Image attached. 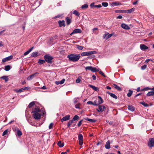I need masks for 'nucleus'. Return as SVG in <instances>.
Instances as JSON below:
<instances>
[{
	"mask_svg": "<svg viewBox=\"0 0 154 154\" xmlns=\"http://www.w3.org/2000/svg\"><path fill=\"white\" fill-rule=\"evenodd\" d=\"M32 116L35 119L38 120L40 119L41 114L39 113L40 111L39 107L35 106V108L32 109Z\"/></svg>",
	"mask_w": 154,
	"mask_h": 154,
	"instance_id": "1",
	"label": "nucleus"
},
{
	"mask_svg": "<svg viewBox=\"0 0 154 154\" xmlns=\"http://www.w3.org/2000/svg\"><path fill=\"white\" fill-rule=\"evenodd\" d=\"M79 54H70L67 56V58L70 61L76 62L78 61L80 58Z\"/></svg>",
	"mask_w": 154,
	"mask_h": 154,
	"instance_id": "2",
	"label": "nucleus"
},
{
	"mask_svg": "<svg viewBox=\"0 0 154 154\" xmlns=\"http://www.w3.org/2000/svg\"><path fill=\"white\" fill-rule=\"evenodd\" d=\"M45 60L47 63H52V60L53 59V57L50 56L49 54H47L44 56Z\"/></svg>",
	"mask_w": 154,
	"mask_h": 154,
	"instance_id": "3",
	"label": "nucleus"
},
{
	"mask_svg": "<svg viewBox=\"0 0 154 154\" xmlns=\"http://www.w3.org/2000/svg\"><path fill=\"white\" fill-rule=\"evenodd\" d=\"M97 52L95 51H92L88 52H84L81 53L82 56H88L91 55L93 54H96Z\"/></svg>",
	"mask_w": 154,
	"mask_h": 154,
	"instance_id": "4",
	"label": "nucleus"
},
{
	"mask_svg": "<svg viewBox=\"0 0 154 154\" xmlns=\"http://www.w3.org/2000/svg\"><path fill=\"white\" fill-rule=\"evenodd\" d=\"M85 69L86 70H89L93 72H95L97 71H99V69H97L95 67H93L91 66H88L85 67Z\"/></svg>",
	"mask_w": 154,
	"mask_h": 154,
	"instance_id": "5",
	"label": "nucleus"
},
{
	"mask_svg": "<svg viewBox=\"0 0 154 154\" xmlns=\"http://www.w3.org/2000/svg\"><path fill=\"white\" fill-rule=\"evenodd\" d=\"M106 109V107L103 105H99L98 108L97 109V111L100 112H103L104 109Z\"/></svg>",
	"mask_w": 154,
	"mask_h": 154,
	"instance_id": "6",
	"label": "nucleus"
},
{
	"mask_svg": "<svg viewBox=\"0 0 154 154\" xmlns=\"http://www.w3.org/2000/svg\"><path fill=\"white\" fill-rule=\"evenodd\" d=\"M148 145L150 147L154 146V139L152 138H149L148 143Z\"/></svg>",
	"mask_w": 154,
	"mask_h": 154,
	"instance_id": "7",
	"label": "nucleus"
},
{
	"mask_svg": "<svg viewBox=\"0 0 154 154\" xmlns=\"http://www.w3.org/2000/svg\"><path fill=\"white\" fill-rule=\"evenodd\" d=\"M82 30L80 29H74L73 31L70 34V35L76 33H80L82 32Z\"/></svg>",
	"mask_w": 154,
	"mask_h": 154,
	"instance_id": "8",
	"label": "nucleus"
},
{
	"mask_svg": "<svg viewBox=\"0 0 154 154\" xmlns=\"http://www.w3.org/2000/svg\"><path fill=\"white\" fill-rule=\"evenodd\" d=\"M78 138L79 140V144L82 145L83 143V137L82 134H79L78 136Z\"/></svg>",
	"mask_w": 154,
	"mask_h": 154,
	"instance_id": "9",
	"label": "nucleus"
},
{
	"mask_svg": "<svg viewBox=\"0 0 154 154\" xmlns=\"http://www.w3.org/2000/svg\"><path fill=\"white\" fill-rule=\"evenodd\" d=\"M112 35V34H109L108 33H107L104 34L103 37V38H105L106 40H107L109 38H110Z\"/></svg>",
	"mask_w": 154,
	"mask_h": 154,
	"instance_id": "10",
	"label": "nucleus"
},
{
	"mask_svg": "<svg viewBox=\"0 0 154 154\" xmlns=\"http://www.w3.org/2000/svg\"><path fill=\"white\" fill-rule=\"evenodd\" d=\"M13 56L11 55L8 57L4 58H3L2 60V62H5L6 61L10 60L13 58Z\"/></svg>",
	"mask_w": 154,
	"mask_h": 154,
	"instance_id": "11",
	"label": "nucleus"
},
{
	"mask_svg": "<svg viewBox=\"0 0 154 154\" xmlns=\"http://www.w3.org/2000/svg\"><path fill=\"white\" fill-rule=\"evenodd\" d=\"M140 49L143 50H145L148 49V47L146 45L143 44H141L140 45Z\"/></svg>",
	"mask_w": 154,
	"mask_h": 154,
	"instance_id": "12",
	"label": "nucleus"
},
{
	"mask_svg": "<svg viewBox=\"0 0 154 154\" xmlns=\"http://www.w3.org/2000/svg\"><path fill=\"white\" fill-rule=\"evenodd\" d=\"M70 118V115H67L65 117H63L61 119V121L62 122H63L64 121H66L68 120Z\"/></svg>",
	"mask_w": 154,
	"mask_h": 154,
	"instance_id": "13",
	"label": "nucleus"
},
{
	"mask_svg": "<svg viewBox=\"0 0 154 154\" xmlns=\"http://www.w3.org/2000/svg\"><path fill=\"white\" fill-rule=\"evenodd\" d=\"M121 26L123 29H125L128 30L130 29V27L128 25L125 23H122L121 25Z\"/></svg>",
	"mask_w": 154,
	"mask_h": 154,
	"instance_id": "14",
	"label": "nucleus"
},
{
	"mask_svg": "<svg viewBox=\"0 0 154 154\" xmlns=\"http://www.w3.org/2000/svg\"><path fill=\"white\" fill-rule=\"evenodd\" d=\"M58 23L59 25V26L60 27H61L62 26H65V22L64 20H59L58 21Z\"/></svg>",
	"mask_w": 154,
	"mask_h": 154,
	"instance_id": "15",
	"label": "nucleus"
},
{
	"mask_svg": "<svg viewBox=\"0 0 154 154\" xmlns=\"http://www.w3.org/2000/svg\"><path fill=\"white\" fill-rule=\"evenodd\" d=\"M38 72H35L30 75H29L28 78H27V80H30L31 79H32L35 76L36 74H38Z\"/></svg>",
	"mask_w": 154,
	"mask_h": 154,
	"instance_id": "16",
	"label": "nucleus"
},
{
	"mask_svg": "<svg viewBox=\"0 0 154 154\" xmlns=\"http://www.w3.org/2000/svg\"><path fill=\"white\" fill-rule=\"evenodd\" d=\"M105 147L106 149H109L110 148V143L109 140H108L106 143Z\"/></svg>",
	"mask_w": 154,
	"mask_h": 154,
	"instance_id": "17",
	"label": "nucleus"
},
{
	"mask_svg": "<svg viewBox=\"0 0 154 154\" xmlns=\"http://www.w3.org/2000/svg\"><path fill=\"white\" fill-rule=\"evenodd\" d=\"M98 97L99 99L98 100L97 105L101 104L103 103V100L100 96H98Z\"/></svg>",
	"mask_w": 154,
	"mask_h": 154,
	"instance_id": "18",
	"label": "nucleus"
},
{
	"mask_svg": "<svg viewBox=\"0 0 154 154\" xmlns=\"http://www.w3.org/2000/svg\"><path fill=\"white\" fill-rule=\"evenodd\" d=\"M84 119L87 121H88L90 122H96L97 120L95 119H89L88 118H86Z\"/></svg>",
	"mask_w": 154,
	"mask_h": 154,
	"instance_id": "19",
	"label": "nucleus"
},
{
	"mask_svg": "<svg viewBox=\"0 0 154 154\" xmlns=\"http://www.w3.org/2000/svg\"><path fill=\"white\" fill-rule=\"evenodd\" d=\"M89 86L91 88H92L94 90L96 91H98L99 90V88L97 87L94 86L92 85H90Z\"/></svg>",
	"mask_w": 154,
	"mask_h": 154,
	"instance_id": "20",
	"label": "nucleus"
},
{
	"mask_svg": "<svg viewBox=\"0 0 154 154\" xmlns=\"http://www.w3.org/2000/svg\"><path fill=\"white\" fill-rule=\"evenodd\" d=\"M15 130L17 131V134L19 136H20L22 135V132L18 128L15 129Z\"/></svg>",
	"mask_w": 154,
	"mask_h": 154,
	"instance_id": "21",
	"label": "nucleus"
},
{
	"mask_svg": "<svg viewBox=\"0 0 154 154\" xmlns=\"http://www.w3.org/2000/svg\"><path fill=\"white\" fill-rule=\"evenodd\" d=\"M33 47H32V48H31L29 50L27 51L26 52L24 53V56H26L28 54L32 51V50L33 49Z\"/></svg>",
	"mask_w": 154,
	"mask_h": 154,
	"instance_id": "22",
	"label": "nucleus"
},
{
	"mask_svg": "<svg viewBox=\"0 0 154 154\" xmlns=\"http://www.w3.org/2000/svg\"><path fill=\"white\" fill-rule=\"evenodd\" d=\"M113 86L117 90L121 91H122V88L119 86H118L116 85L115 84H113Z\"/></svg>",
	"mask_w": 154,
	"mask_h": 154,
	"instance_id": "23",
	"label": "nucleus"
},
{
	"mask_svg": "<svg viewBox=\"0 0 154 154\" xmlns=\"http://www.w3.org/2000/svg\"><path fill=\"white\" fill-rule=\"evenodd\" d=\"M128 109L129 110L131 111H134L135 110L134 107L130 105H129L128 106Z\"/></svg>",
	"mask_w": 154,
	"mask_h": 154,
	"instance_id": "24",
	"label": "nucleus"
},
{
	"mask_svg": "<svg viewBox=\"0 0 154 154\" xmlns=\"http://www.w3.org/2000/svg\"><path fill=\"white\" fill-rule=\"evenodd\" d=\"M64 82H65V79H63L60 81H56L55 82V83H56V84L57 85H58L59 84H62Z\"/></svg>",
	"mask_w": 154,
	"mask_h": 154,
	"instance_id": "25",
	"label": "nucleus"
},
{
	"mask_svg": "<svg viewBox=\"0 0 154 154\" xmlns=\"http://www.w3.org/2000/svg\"><path fill=\"white\" fill-rule=\"evenodd\" d=\"M129 92L127 94V96L128 97H130L132 95L133 93V91L130 89L128 90Z\"/></svg>",
	"mask_w": 154,
	"mask_h": 154,
	"instance_id": "26",
	"label": "nucleus"
},
{
	"mask_svg": "<svg viewBox=\"0 0 154 154\" xmlns=\"http://www.w3.org/2000/svg\"><path fill=\"white\" fill-rule=\"evenodd\" d=\"M108 93L112 97L115 99L117 98V97L114 94L110 92H108Z\"/></svg>",
	"mask_w": 154,
	"mask_h": 154,
	"instance_id": "27",
	"label": "nucleus"
},
{
	"mask_svg": "<svg viewBox=\"0 0 154 154\" xmlns=\"http://www.w3.org/2000/svg\"><path fill=\"white\" fill-rule=\"evenodd\" d=\"M66 20L67 25H69L71 23V20L68 17L66 18Z\"/></svg>",
	"mask_w": 154,
	"mask_h": 154,
	"instance_id": "28",
	"label": "nucleus"
},
{
	"mask_svg": "<svg viewBox=\"0 0 154 154\" xmlns=\"http://www.w3.org/2000/svg\"><path fill=\"white\" fill-rule=\"evenodd\" d=\"M57 145L60 147H62L64 145V143H62L61 141H59L57 143Z\"/></svg>",
	"mask_w": 154,
	"mask_h": 154,
	"instance_id": "29",
	"label": "nucleus"
},
{
	"mask_svg": "<svg viewBox=\"0 0 154 154\" xmlns=\"http://www.w3.org/2000/svg\"><path fill=\"white\" fill-rule=\"evenodd\" d=\"M11 69V67L9 65H7L5 67V69L6 71H8Z\"/></svg>",
	"mask_w": 154,
	"mask_h": 154,
	"instance_id": "30",
	"label": "nucleus"
},
{
	"mask_svg": "<svg viewBox=\"0 0 154 154\" xmlns=\"http://www.w3.org/2000/svg\"><path fill=\"white\" fill-rule=\"evenodd\" d=\"M147 96L154 95V91L149 92L146 94Z\"/></svg>",
	"mask_w": 154,
	"mask_h": 154,
	"instance_id": "31",
	"label": "nucleus"
},
{
	"mask_svg": "<svg viewBox=\"0 0 154 154\" xmlns=\"http://www.w3.org/2000/svg\"><path fill=\"white\" fill-rule=\"evenodd\" d=\"M2 79H4L6 82H7L8 80V77L6 76H3L1 78Z\"/></svg>",
	"mask_w": 154,
	"mask_h": 154,
	"instance_id": "32",
	"label": "nucleus"
},
{
	"mask_svg": "<svg viewBox=\"0 0 154 154\" xmlns=\"http://www.w3.org/2000/svg\"><path fill=\"white\" fill-rule=\"evenodd\" d=\"M35 104V102L32 101L31 102L29 105L28 107L30 108Z\"/></svg>",
	"mask_w": 154,
	"mask_h": 154,
	"instance_id": "33",
	"label": "nucleus"
},
{
	"mask_svg": "<svg viewBox=\"0 0 154 154\" xmlns=\"http://www.w3.org/2000/svg\"><path fill=\"white\" fill-rule=\"evenodd\" d=\"M38 53L37 52H33L31 55V57H36L38 56Z\"/></svg>",
	"mask_w": 154,
	"mask_h": 154,
	"instance_id": "34",
	"label": "nucleus"
},
{
	"mask_svg": "<svg viewBox=\"0 0 154 154\" xmlns=\"http://www.w3.org/2000/svg\"><path fill=\"white\" fill-rule=\"evenodd\" d=\"M134 10L135 8H132L128 10H127V13H131L133 12L134 11Z\"/></svg>",
	"mask_w": 154,
	"mask_h": 154,
	"instance_id": "35",
	"label": "nucleus"
},
{
	"mask_svg": "<svg viewBox=\"0 0 154 154\" xmlns=\"http://www.w3.org/2000/svg\"><path fill=\"white\" fill-rule=\"evenodd\" d=\"M76 47L79 50H82L83 48V46L79 45H76Z\"/></svg>",
	"mask_w": 154,
	"mask_h": 154,
	"instance_id": "36",
	"label": "nucleus"
},
{
	"mask_svg": "<svg viewBox=\"0 0 154 154\" xmlns=\"http://www.w3.org/2000/svg\"><path fill=\"white\" fill-rule=\"evenodd\" d=\"M73 14L78 17L80 15V13H79L76 10H75L73 12Z\"/></svg>",
	"mask_w": 154,
	"mask_h": 154,
	"instance_id": "37",
	"label": "nucleus"
},
{
	"mask_svg": "<svg viewBox=\"0 0 154 154\" xmlns=\"http://www.w3.org/2000/svg\"><path fill=\"white\" fill-rule=\"evenodd\" d=\"M45 62V60H41L40 59L39 60V61H38V63L39 64H42L44 63Z\"/></svg>",
	"mask_w": 154,
	"mask_h": 154,
	"instance_id": "38",
	"label": "nucleus"
},
{
	"mask_svg": "<svg viewBox=\"0 0 154 154\" xmlns=\"http://www.w3.org/2000/svg\"><path fill=\"white\" fill-rule=\"evenodd\" d=\"M79 118V116L77 115L75 116L73 118L72 120L73 121H75L77 119H78Z\"/></svg>",
	"mask_w": 154,
	"mask_h": 154,
	"instance_id": "39",
	"label": "nucleus"
},
{
	"mask_svg": "<svg viewBox=\"0 0 154 154\" xmlns=\"http://www.w3.org/2000/svg\"><path fill=\"white\" fill-rule=\"evenodd\" d=\"M88 5L87 4H84V5H82L81 7V8L82 9H85V8H88Z\"/></svg>",
	"mask_w": 154,
	"mask_h": 154,
	"instance_id": "40",
	"label": "nucleus"
},
{
	"mask_svg": "<svg viewBox=\"0 0 154 154\" xmlns=\"http://www.w3.org/2000/svg\"><path fill=\"white\" fill-rule=\"evenodd\" d=\"M87 103L88 104H92V105H97V104H96V103H94L93 102L91 101H88L87 102Z\"/></svg>",
	"mask_w": 154,
	"mask_h": 154,
	"instance_id": "41",
	"label": "nucleus"
},
{
	"mask_svg": "<svg viewBox=\"0 0 154 154\" xmlns=\"http://www.w3.org/2000/svg\"><path fill=\"white\" fill-rule=\"evenodd\" d=\"M102 5L104 7H106L108 6V3L107 2H104L102 3Z\"/></svg>",
	"mask_w": 154,
	"mask_h": 154,
	"instance_id": "42",
	"label": "nucleus"
},
{
	"mask_svg": "<svg viewBox=\"0 0 154 154\" xmlns=\"http://www.w3.org/2000/svg\"><path fill=\"white\" fill-rule=\"evenodd\" d=\"M8 129L6 130L5 131L3 132L2 133V135L4 136L5 135H6L8 134Z\"/></svg>",
	"mask_w": 154,
	"mask_h": 154,
	"instance_id": "43",
	"label": "nucleus"
},
{
	"mask_svg": "<svg viewBox=\"0 0 154 154\" xmlns=\"http://www.w3.org/2000/svg\"><path fill=\"white\" fill-rule=\"evenodd\" d=\"M112 5L113 6H117L119 5V3L118 2H113L112 3Z\"/></svg>",
	"mask_w": 154,
	"mask_h": 154,
	"instance_id": "44",
	"label": "nucleus"
},
{
	"mask_svg": "<svg viewBox=\"0 0 154 154\" xmlns=\"http://www.w3.org/2000/svg\"><path fill=\"white\" fill-rule=\"evenodd\" d=\"M73 122V121L72 120H70L69 121L67 124V126L68 127H69L70 126V125H71V124Z\"/></svg>",
	"mask_w": 154,
	"mask_h": 154,
	"instance_id": "45",
	"label": "nucleus"
},
{
	"mask_svg": "<svg viewBox=\"0 0 154 154\" xmlns=\"http://www.w3.org/2000/svg\"><path fill=\"white\" fill-rule=\"evenodd\" d=\"M140 103L145 107H147L148 106V105L147 103H145L144 102H140Z\"/></svg>",
	"mask_w": 154,
	"mask_h": 154,
	"instance_id": "46",
	"label": "nucleus"
},
{
	"mask_svg": "<svg viewBox=\"0 0 154 154\" xmlns=\"http://www.w3.org/2000/svg\"><path fill=\"white\" fill-rule=\"evenodd\" d=\"M83 121V120H82L81 121H80L78 123L77 125L78 127H80L82 124V121Z\"/></svg>",
	"mask_w": 154,
	"mask_h": 154,
	"instance_id": "47",
	"label": "nucleus"
},
{
	"mask_svg": "<svg viewBox=\"0 0 154 154\" xmlns=\"http://www.w3.org/2000/svg\"><path fill=\"white\" fill-rule=\"evenodd\" d=\"M53 123H51L49 125V129H51L52 128L53 126Z\"/></svg>",
	"mask_w": 154,
	"mask_h": 154,
	"instance_id": "48",
	"label": "nucleus"
},
{
	"mask_svg": "<svg viewBox=\"0 0 154 154\" xmlns=\"http://www.w3.org/2000/svg\"><path fill=\"white\" fill-rule=\"evenodd\" d=\"M146 65H145L141 66V69L142 70H144L146 68Z\"/></svg>",
	"mask_w": 154,
	"mask_h": 154,
	"instance_id": "49",
	"label": "nucleus"
},
{
	"mask_svg": "<svg viewBox=\"0 0 154 154\" xmlns=\"http://www.w3.org/2000/svg\"><path fill=\"white\" fill-rule=\"evenodd\" d=\"M101 7L102 6L101 5H95V8H101Z\"/></svg>",
	"mask_w": 154,
	"mask_h": 154,
	"instance_id": "50",
	"label": "nucleus"
},
{
	"mask_svg": "<svg viewBox=\"0 0 154 154\" xmlns=\"http://www.w3.org/2000/svg\"><path fill=\"white\" fill-rule=\"evenodd\" d=\"M80 104H76L75 105V107L76 108H77V109H80V107H79V105H80Z\"/></svg>",
	"mask_w": 154,
	"mask_h": 154,
	"instance_id": "51",
	"label": "nucleus"
},
{
	"mask_svg": "<svg viewBox=\"0 0 154 154\" xmlns=\"http://www.w3.org/2000/svg\"><path fill=\"white\" fill-rule=\"evenodd\" d=\"M95 5H94V3H92L91 5H90V7L91 8H93L94 7H95Z\"/></svg>",
	"mask_w": 154,
	"mask_h": 154,
	"instance_id": "52",
	"label": "nucleus"
},
{
	"mask_svg": "<svg viewBox=\"0 0 154 154\" xmlns=\"http://www.w3.org/2000/svg\"><path fill=\"white\" fill-rule=\"evenodd\" d=\"M144 90L145 91H147L149 90H151V88H150L148 87H146L144 88Z\"/></svg>",
	"mask_w": 154,
	"mask_h": 154,
	"instance_id": "53",
	"label": "nucleus"
},
{
	"mask_svg": "<svg viewBox=\"0 0 154 154\" xmlns=\"http://www.w3.org/2000/svg\"><path fill=\"white\" fill-rule=\"evenodd\" d=\"M99 73L103 76L105 77L104 73L101 71H99Z\"/></svg>",
	"mask_w": 154,
	"mask_h": 154,
	"instance_id": "54",
	"label": "nucleus"
},
{
	"mask_svg": "<svg viewBox=\"0 0 154 154\" xmlns=\"http://www.w3.org/2000/svg\"><path fill=\"white\" fill-rule=\"evenodd\" d=\"M80 81H81L80 79L79 78L77 79L76 80V82L77 83H79L80 82Z\"/></svg>",
	"mask_w": 154,
	"mask_h": 154,
	"instance_id": "55",
	"label": "nucleus"
},
{
	"mask_svg": "<svg viewBox=\"0 0 154 154\" xmlns=\"http://www.w3.org/2000/svg\"><path fill=\"white\" fill-rule=\"evenodd\" d=\"M122 18V16L121 15H119L117 17V18L118 19H121Z\"/></svg>",
	"mask_w": 154,
	"mask_h": 154,
	"instance_id": "56",
	"label": "nucleus"
},
{
	"mask_svg": "<svg viewBox=\"0 0 154 154\" xmlns=\"http://www.w3.org/2000/svg\"><path fill=\"white\" fill-rule=\"evenodd\" d=\"M92 78H93V79L94 80H96V76L94 75H92Z\"/></svg>",
	"mask_w": 154,
	"mask_h": 154,
	"instance_id": "57",
	"label": "nucleus"
},
{
	"mask_svg": "<svg viewBox=\"0 0 154 154\" xmlns=\"http://www.w3.org/2000/svg\"><path fill=\"white\" fill-rule=\"evenodd\" d=\"M151 60L150 59H147L145 61V63H148L149 61H150Z\"/></svg>",
	"mask_w": 154,
	"mask_h": 154,
	"instance_id": "58",
	"label": "nucleus"
},
{
	"mask_svg": "<svg viewBox=\"0 0 154 154\" xmlns=\"http://www.w3.org/2000/svg\"><path fill=\"white\" fill-rule=\"evenodd\" d=\"M61 17V16L60 15H57V16H55L54 17V18H59L60 17Z\"/></svg>",
	"mask_w": 154,
	"mask_h": 154,
	"instance_id": "59",
	"label": "nucleus"
},
{
	"mask_svg": "<svg viewBox=\"0 0 154 154\" xmlns=\"http://www.w3.org/2000/svg\"><path fill=\"white\" fill-rule=\"evenodd\" d=\"M142 94V93H139V94H136L135 96V97H137L138 96L141 94Z\"/></svg>",
	"mask_w": 154,
	"mask_h": 154,
	"instance_id": "60",
	"label": "nucleus"
},
{
	"mask_svg": "<svg viewBox=\"0 0 154 154\" xmlns=\"http://www.w3.org/2000/svg\"><path fill=\"white\" fill-rule=\"evenodd\" d=\"M5 31V29H4L2 31L0 32V35H1Z\"/></svg>",
	"mask_w": 154,
	"mask_h": 154,
	"instance_id": "61",
	"label": "nucleus"
},
{
	"mask_svg": "<svg viewBox=\"0 0 154 154\" xmlns=\"http://www.w3.org/2000/svg\"><path fill=\"white\" fill-rule=\"evenodd\" d=\"M140 87H139L137 88V89H136V91H137V92H139V91H140Z\"/></svg>",
	"mask_w": 154,
	"mask_h": 154,
	"instance_id": "62",
	"label": "nucleus"
},
{
	"mask_svg": "<svg viewBox=\"0 0 154 154\" xmlns=\"http://www.w3.org/2000/svg\"><path fill=\"white\" fill-rule=\"evenodd\" d=\"M41 88L43 89H47L46 87L45 86H44L43 87H42Z\"/></svg>",
	"mask_w": 154,
	"mask_h": 154,
	"instance_id": "63",
	"label": "nucleus"
},
{
	"mask_svg": "<svg viewBox=\"0 0 154 154\" xmlns=\"http://www.w3.org/2000/svg\"><path fill=\"white\" fill-rule=\"evenodd\" d=\"M18 91H19V92H21L23 91L22 88H20V89H19V90H18Z\"/></svg>",
	"mask_w": 154,
	"mask_h": 154,
	"instance_id": "64",
	"label": "nucleus"
}]
</instances>
